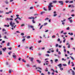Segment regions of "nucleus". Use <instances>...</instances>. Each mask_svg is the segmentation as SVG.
Returning a JSON list of instances; mask_svg holds the SVG:
<instances>
[{
	"instance_id": "obj_6",
	"label": "nucleus",
	"mask_w": 75,
	"mask_h": 75,
	"mask_svg": "<svg viewBox=\"0 0 75 75\" xmlns=\"http://www.w3.org/2000/svg\"><path fill=\"white\" fill-rule=\"evenodd\" d=\"M58 2L59 3H60V4L61 5H62L63 4H64L63 1H59Z\"/></svg>"
},
{
	"instance_id": "obj_35",
	"label": "nucleus",
	"mask_w": 75,
	"mask_h": 75,
	"mask_svg": "<svg viewBox=\"0 0 75 75\" xmlns=\"http://www.w3.org/2000/svg\"><path fill=\"white\" fill-rule=\"evenodd\" d=\"M43 9H44V10H45V11H47V9H46V8H45V7L43 8Z\"/></svg>"
},
{
	"instance_id": "obj_46",
	"label": "nucleus",
	"mask_w": 75,
	"mask_h": 75,
	"mask_svg": "<svg viewBox=\"0 0 75 75\" xmlns=\"http://www.w3.org/2000/svg\"><path fill=\"white\" fill-rule=\"evenodd\" d=\"M6 21H8V20H9V18H6Z\"/></svg>"
},
{
	"instance_id": "obj_54",
	"label": "nucleus",
	"mask_w": 75,
	"mask_h": 75,
	"mask_svg": "<svg viewBox=\"0 0 75 75\" xmlns=\"http://www.w3.org/2000/svg\"><path fill=\"white\" fill-rule=\"evenodd\" d=\"M6 31V30H5L4 29H3L2 30V31Z\"/></svg>"
},
{
	"instance_id": "obj_39",
	"label": "nucleus",
	"mask_w": 75,
	"mask_h": 75,
	"mask_svg": "<svg viewBox=\"0 0 75 75\" xmlns=\"http://www.w3.org/2000/svg\"><path fill=\"white\" fill-rule=\"evenodd\" d=\"M64 51L65 52H67V50H66L65 49H64Z\"/></svg>"
},
{
	"instance_id": "obj_9",
	"label": "nucleus",
	"mask_w": 75,
	"mask_h": 75,
	"mask_svg": "<svg viewBox=\"0 0 75 75\" xmlns=\"http://www.w3.org/2000/svg\"><path fill=\"white\" fill-rule=\"evenodd\" d=\"M36 61H37V62H38V63H39V64H40L41 63V61H40L38 60H36Z\"/></svg>"
},
{
	"instance_id": "obj_25",
	"label": "nucleus",
	"mask_w": 75,
	"mask_h": 75,
	"mask_svg": "<svg viewBox=\"0 0 75 75\" xmlns=\"http://www.w3.org/2000/svg\"><path fill=\"white\" fill-rule=\"evenodd\" d=\"M30 38V36H28L27 37V38L28 39H29V38Z\"/></svg>"
},
{
	"instance_id": "obj_55",
	"label": "nucleus",
	"mask_w": 75,
	"mask_h": 75,
	"mask_svg": "<svg viewBox=\"0 0 75 75\" xmlns=\"http://www.w3.org/2000/svg\"><path fill=\"white\" fill-rule=\"evenodd\" d=\"M58 61V59H56L55 60V62H57V61Z\"/></svg>"
},
{
	"instance_id": "obj_26",
	"label": "nucleus",
	"mask_w": 75,
	"mask_h": 75,
	"mask_svg": "<svg viewBox=\"0 0 75 75\" xmlns=\"http://www.w3.org/2000/svg\"><path fill=\"white\" fill-rule=\"evenodd\" d=\"M66 21V19H64L63 21H61V22H64V21Z\"/></svg>"
},
{
	"instance_id": "obj_13",
	"label": "nucleus",
	"mask_w": 75,
	"mask_h": 75,
	"mask_svg": "<svg viewBox=\"0 0 75 75\" xmlns=\"http://www.w3.org/2000/svg\"><path fill=\"white\" fill-rule=\"evenodd\" d=\"M61 65H62V64H59L58 65V67H59V68H61Z\"/></svg>"
},
{
	"instance_id": "obj_48",
	"label": "nucleus",
	"mask_w": 75,
	"mask_h": 75,
	"mask_svg": "<svg viewBox=\"0 0 75 75\" xmlns=\"http://www.w3.org/2000/svg\"><path fill=\"white\" fill-rule=\"evenodd\" d=\"M46 56H47V57H49V56H50V55L49 54H46Z\"/></svg>"
},
{
	"instance_id": "obj_37",
	"label": "nucleus",
	"mask_w": 75,
	"mask_h": 75,
	"mask_svg": "<svg viewBox=\"0 0 75 75\" xmlns=\"http://www.w3.org/2000/svg\"><path fill=\"white\" fill-rule=\"evenodd\" d=\"M66 30H69V27H68V28H67L66 29Z\"/></svg>"
},
{
	"instance_id": "obj_7",
	"label": "nucleus",
	"mask_w": 75,
	"mask_h": 75,
	"mask_svg": "<svg viewBox=\"0 0 75 75\" xmlns=\"http://www.w3.org/2000/svg\"><path fill=\"white\" fill-rule=\"evenodd\" d=\"M7 49L6 47H4V48L2 49V50L3 51H5Z\"/></svg>"
},
{
	"instance_id": "obj_11",
	"label": "nucleus",
	"mask_w": 75,
	"mask_h": 75,
	"mask_svg": "<svg viewBox=\"0 0 75 75\" xmlns=\"http://www.w3.org/2000/svg\"><path fill=\"white\" fill-rule=\"evenodd\" d=\"M52 2L53 3H57V1H53Z\"/></svg>"
},
{
	"instance_id": "obj_28",
	"label": "nucleus",
	"mask_w": 75,
	"mask_h": 75,
	"mask_svg": "<svg viewBox=\"0 0 75 75\" xmlns=\"http://www.w3.org/2000/svg\"><path fill=\"white\" fill-rule=\"evenodd\" d=\"M9 73L10 74H11V69H10L9 71Z\"/></svg>"
},
{
	"instance_id": "obj_45",
	"label": "nucleus",
	"mask_w": 75,
	"mask_h": 75,
	"mask_svg": "<svg viewBox=\"0 0 75 75\" xmlns=\"http://www.w3.org/2000/svg\"><path fill=\"white\" fill-rule=\"evenodd\" d=\"M21 35H24V33H22L21 34Z\"/></svg>"
},
{
	"instance_id": "obj_18",
	"label": "nucleus",
	"mask_w": 75,
	"mask_h": 75,
	"mask_svg": "<svg viewBox=\"0 0 75 75\" xmlns=\"http://www.w3.org/2000/svg\"><path fill=\"white\" fill-rule=\"evenodd\" d=\"M47 24H48V23H45L44 24V25L45 26V25H47Z\"/></svg>"
},
{
	"instance_id": "obj_17",
	"label": "nucleus",
	"mask_w": 75,
	"mask_h": 75,
	"mask_svg": "<svg viewBox=\"0 0 75 75\" xmlns=\"http://www.w3.org/2000/svg\"><path fill=\"white\" fill-rule=\"evenodd\" d=\"M70 35H73V33H68Z\"/></svg>"
},
{
	"instance_id": "obj_3",
	"label": "nucleus",
	"mask_w": 75,
	"mask_h": 75,
	"mask_svg": "<svg viewBox=\"0 0 75 75\" xmlns=\"http://www.w3.org/2000/svg\"><path fill=\"white\" fill-rule=\"evenodd\" d=\"M29 28H30H30H32V29L33 30H35V29L34 28V26H32V25H30V26H28Z\"/></svg>"
},
{
	"instance_id": "obj_38",
	"label": "nucleus",
	"mask_w": 75,
	"mask_h": 75,
	"mask_svg": "<svg viewBox=\"0 0 75 75\" xmlns=\"http://www.w3.org/2000/svg\"><path fill=\"white\" fill-rule=\"evenodd\" d=\"M26 66L27 67H30V65L28 64H26Z\"/></svg>"
},
{
	"instance_id": "obj_2",
	"label": "nucleus",
	"mask_w": 75,
	"mask_h": 75,
	"mask_svg": "<svg viewBox=\"0 0 75 75\" xmlns=\"http://www.w3.org/2000/svg\"><path fill=\"white\" fill-rule=\"evenodd\" d=\"M15 25V23H12V21H11V22L10 23V25H11L12 27H14V25Z\"/></svg>"
},
{
	"instance_id": "obj_21",
	"label": "nucleus",
	"mask_w": 75,
	"mask_h": 75,
	"mask_svg": "<svg viewBox=\"0 0 75 75\" xmlns=\"http://www.w3.org/2000/svg\"><path fill=\"white\" fill-rule=\"evenodd\" d=\"M13 58H16V55H13Z\"/></svg>"
},
{
	"instance_id": "obj_22",
	"label": "nucleus",
	"mask_w": 75,
	"mask_h": 75,
	"mask_svg": "<svg viewBox=\"0 0 75 75\" xmlns=\"http://www.w3.org/2000/svg\"><path fill=\"white\" fill-rule=\"evenodd\" d=\"M4 38H5V39H8V38H7V36H6V35L4 36Z\"/></svg>"
},
{
	"instance_id": "obj_29",
	"label": "nucleus",
	"mask_w": 75,
	"mask_h": 75,
	"mask_svg": "<svg viewBox=\"0 0 75 75\" xmlns=\"http://www.w3.org/2000/svg\"><path fill=\"white\" fill-rule=\"evenodd\" d=\"M52 38H55V35H53L52 36Z\"/></svg>"
},
{
	"instance_id": "obj_58",
	"label": "nucleus",
	"mask_w": 75,
	"mask_h": 75,
	"mask_svg": "<svg viewBox=\"0 0 75 75\" xmlns=\"http://www.w3.org/2000/svg\"><path fill=\"white\" fill-rule=\"evenodd\" d=\"M8 49H9V50H11V47L8 48Z\"/></svg>"
},
{
	"instance_id": "obj_30",
	"label": "nucleus",
	"mask_w": 75,
	"mask_h": 75,
	"mask_svg": "<svg viewBox=\"0 0 75 75\" xmlns=\"http://www.w3.org/2000/svg\"><path fill=\"white\" fill-rule=\"evenodd\" d=\"M11 52H8V55H11V54H10V53H11Z\"/></svg>"
},
{
	"instance_id": "obj_49",
	"label": "nucleus",
	"mask_w": 75,
	"mask_h": 75,
	"mask_svg": "<svg viewBox=\"0 0 75 75\" xmlns=\"http://www.w3.org/2000/svg\"><path fill=\"white\" fill-rule=\"evenodd\" d=\"M62 24L63 25H65V23L62 22Z\"/></svg>"
},
{
	"instance_id": "obj_20",
	"label": "nucleus",
	"mask_w": 75,
	"mask_h": 75,
	"mask_svg": "<svg viewBox=\"0 0 75 75\" xmlns=\"http://www.w3.org/2000/svg\"><path fill=\"white\" fill-rule=\"evenodd\" d=\"M44 26V25H41L40 28V29H41V28H42V27H43Z\"/></svg>"
},
{
	"instance_id": "obj_16",
	"label": "nucleus",
	"mask_w": 75,
	"mask_h": 75,
	"mask_svg": "<svg viewBox=\"0 0 75 75\" xmlns=\"http://www.w3.org/2000/svg\"><path fill=\"white\" fill-rule=\"evenodd\" d=\"M44 13H45V11H43V12H41L40 14L42 15L44 14Z\"/></svg>"
},
{
	"instance_id": "obj_51",
	"label": "nucleus",
	"mask_w": 75,
	"mask_h": 75,
	"mask_svg": "<svg viewBox=\"0 0 75 75\" xmlns=\"http://www.w3.org/2000/svg\"><path fill=\"white\" fill-rule=\"evenodd\" d=\"M58 54H59V55L61 54V52H60V51H59Z\"/></svg>"
},
{
	"instance_id": "obj_12",
	"label": "nucleus",
	"mask_w": 75,
	"mask_h": 75,
	"mask_svg": "<svg viewBox=\"0 0 75 75\" xmlns=\"http://www.w3.org/2000/svg\"><path fill=\"white\" fill-rule=\"evenodd\" d=\"M71 72H72V74L73 75H75V72H74V71L73 70H72L71 71Z\"/></svg>"
},
{
	"instance_id": "obj_57",
	"label": "nucleus",
	"mask_w": 75,
	"mask_h": 75,
	"mask_svg": "<svg viewBox=\"0 0 75 75\" xmlns=\"http://www.w3.org/2000/svg\"><path fill=\"white\" fill-rule=\"evenodd\" d=\"M30 9H33V7H30Z\"/></svg>"
},
{
	"instance_id": "obj_8",
	"label": "nucleus",
	"mask_w": 75,
	"mask_h": 75,
	"mask_svg": "<svg viewBox=\"0 0 75 75\" xmlns=\"http://www.w3.org/2000/svg\"><path fill=\"white\" fill-rule=\"evenodd\" d=\"M29 50H31L32 51H33L34 50V49H33V46H31L29 48Z\"/></svg>"
},
{
	"instance_id": "obj_42",
	"label": "nucleus",
	"mask_w": 75,
	"mask_h": 75,
	"mask_svg": "<svg viewBox=\"0 0 75 75\" xmlns=\"http://www.w3.org/2000/svg\"><path fill=\"white\" fill-rule=\"evenodd\" d=\"M46 70H45V71H46V72H47V71H48V69L47 68H46Z\"/></svg>"
},
{
	"instance_id": "obj_10",
	"label": "nucleus",
	"mask_w": 75,
	"mask_h": 75,
	"mask_svg": "<svg viewBox=\"0 0 75 75\" xmlns=\"http://www.w3.org/2000/svg\"><path fill=\"white\" fill-rule=\"evenodd\" d=\"M40 69V70H42V69L40 68V67H36V69Z\"/></svg>"
},
{
	"instance_id": "obj_56",
	"label": "nucleus",
	"mask_w": 75,
	"mask_h": 75,
	"mask_svg": "<svg viewBox=\"0 0 75 75\" xmlns=\"http://www.w3.org/2000/svg\"><path fill=\"white\" fill-rule=\"evenodd\" d=\"M21 58L19 57L18 59V60L19 61H21Z\"/></svg>"
},
{
	"instance_id": "obj_62",
	"label": "nucleus",
	"mask_w": 75,
	"mask_h": 75,
	"mask_svg": "<svg viewBox=\"0 0 75 75\" xmlns=\"http://www.w3.org/2000/svg\"><path fill=\"white\" fill-rule=\"evenodd\" d=\"M56 35L58 36V37H59V34L58 33H57Z\"/></svg>"
},
{
	"instance_id": "obj_47",
	"label": "nucleus",
	"mask_w": 75,
	"mask_h": 75,
	"mask_svg": "<svg viewBox=\"0 0 75 75\" xmlns=\"http://www.w3.org/2000/svg\"><path fill=\"white\" fill-rule=\"evenodd\" d=\"M69 3H73V1H70Z\"/></svg>"
},
{
	"instance_id": "obj_36",
	"label": "nucleus",
	"mask_w": 75,
	"mask_h": 75,
	"mask_svg": "<svg viewBox=\"0 0 75 75\" xmlns=\"http://www.w3.org/2000/svg\"><path fill=\"white\" fill-rule=\"evenodd\" d=\"M62 61H66V59H64V58H62Z\"/></svg>"
},
{
	"instance_id": "obj_31",
	"label": "nucleus",
	"mask_w": 75,
	"mask_h": 75,
	"mask_svg": "<svg viewBox=\"0 0 75 75\" xmlns=\"http://www.w3.org/2000/svg\"><path fill=\"white\" fill-rule=\"evenodd\" d=\"M42 54H41V53H38V55L39 56H41Z\"/></svg>"
},
{
	"instance_id": "obj_43",
	"label": "nucleus",
	"mask_w": 75,
	"mask_h": 75,
	"mask_svg": "<svg viewBox=\"0 0 75 75\" xmlns=\"http://www.w3.org/2000/svg\"><path fill=\"white\" fill-rule=\"evenodd\" d=\"M48 75H50V74H51V73H50V71H48Z\"/></svg>"
},
{
	"instance_id": "obj_63",
	"label": "nucleus",
	"mask_w": 75,
	"mask_h": 75,
	"mask_svg": "<svg viewBox=\"0 0 75 75\" xmlns=\"http://www.w3.org/2000/svg\"><path fill=\"white\" fill-rule=\"evenodd\" d=\"M3 11H0V13H2Z\"/></svg>"
},
{
	"instance_id": "obj_33",
	"label": "nucleus",
	"mask_w": 75,
	"mask_h": 75,
	"mask_svg": "<svg viewBox=\"0 0 75 75\" xmlns=\"http://www.w3.org/2000/svg\"><path fill=\"white\" fill-rule=\"evenodd\" d=\"M34 16H38V14L37 13L35 14L34 15Z\"/></svg>"
},
{
	"instance_id": "obj_5",
	"label": "nucleus",
	"mask_w": 75,
	"mask_h": 75,
	"mask_svg": "<svg viewBox=\"0 0 75 75\" xmlns=\"http://www.w3.org/2000/svg\"><path fill=\"white\" fill-rule=\"evenodd\" d=\"M68 45L67 48H70V45H69V44L67 43L66 44V45Z\"/></svg>"
},
{
	"instance_id": "obj_50",
	"label": "nucleus",
	"mask_w": 75,
	"mask_h": 75,
	"mask_svg": "<svg viewBox=\"0 0 75 75\" xmlns=\"http://www.w3.org/2000/svg\"><path fill=\"white\" fill-rule=\"evenodd\" d=\"M63 66H67V64H63Z\"/></svg>"
},
{
	"instance_id": "obj_59",
	"label": "nucleus",
	"mask_w": 75,
	"mask_h": 75,
	"mask_svg": "<svg viewBox=\"0 0 75 75\" xmlns=\"http://www.w3.org/2000/svg\"><path fill=\"white\" fill-rule=\"evenodd\" d=\"M37 71H38L39 72H40V73H41V71H40L39 70H38Z\"/></svg>"
},
{
	"instance_id": "obj_1",
	"label": "nucleus",
	"mask_w": 75,
	"mask_h": 75,
	"mask_svg": "<svg viewBox=\"0 0 75 75\" xmlns=\"http://www.w3.org/2000/svg\"><path fill=\"white\" fill-rule=\"evenodd\" d=\"M52 4V3L51 2L50 3L49 5L48 6L49 11L51 10V7H53V6Z\"/></svg>"
},
{
	"instance_id": "obj_14",
	"label": "nucleus",
	"mask_w": 75,
	"mask_h": 75,
	"mask_svg": "<svg viewBox=\"0 0 75 75\" xmlns=\"http://www.w3.org/2000/svg\"><path fill=\"white\" fill-rule=\"evenodd\" d=\"M33 60H34V58L33 57H31V59H30L31 61V62H33Z\"/></svg>"
},
{
	"instance_id": "obj_40",
	"label": "nucleus",
	"mask_w": 75,
	"mask_h": 75,
	"mask_svg": "<svg viewBox=\"0 0 75 75\" xmlns=\"http://www.w3.org/2000/svg\"><path fill=\"white\" fill-rule=\"evenodd\" d=\"M2 54V51L1 50L0 52V55H1Z\"/></svg>"
},
{
	"instance_id": "obj_32",
	"label": "nucleus",
	"mask_w": 75,
	"mask_h": 75,
	"mask_svg": "<svg viewBox=\"0 0 75 75\" xmlns=\"http://www.w3.org/2000/svg\"><path fill=\"white\" fill-rule=\"evenodd\" d=\"M5 2L6 4H7L8 3V2L7 1H5Z\"/></svg>"
},
{
	"instance_id": "obj_24",
	"label": "nucleus",
	"mask_w": 75,
	"mask_h": 75,
	"mask_svg": "<svg viewBox=\"0 0 75 75\" xmlns=\"http://www.w3.org/2000/svg\"><path fill=\"white\" fill-rule=\"evenodd\" d=\"M32 22H33V23H35V21H34V19L32 20Z\"/></svg>"
},
{
	"instance_id": "obj_52",
	"label": "nucleus",
	"mask_w": 75,
	"mask_h": 75,
	"mask_svg": "<svg viewBox=\"0 0 75 75\" xmlns=\"http://www.w3.org/2000/svg\"><path fill=\"white\" fill-rule=\"evenodd\" d=\"M9 20H13V19L12 18H9Z\"/></svg>"
},
{
	"instance_id": "obj_23",
	"label": "nucleus",
	"mask_w": 75,
	"mask_h": 75,
	"mask_svg": "<svg viewBox=\"0 0 75 75\" xmlns=\"http://www.w3.org/2000/svg\"><path fill=\"white\" fill-rule=\"evenodd\" d=\"M10 44V43L8 42V44H7V46H9Z\"/></svg>"
},
{
	"instance_id": "obj_64",
	"label": "nucleus",
	"mask_w": 75,
	"mask_h": 75,
	"mask_svg": "<svg viewBox=\"0 0 75 75\" xmlns=\"http://www.w3.org/2000/svg\"><path fill=\"white\" fill-rule=\"evenodd\" d=\"M25 39H24L22 40V41H25Z\"/></svg>"
},
{
	"instance_id": "obj_41",
	"label": "nucleus",
	"mask_w": 75,
	"mask_h": 75,
	"mask_svg": "<svg viewBox=\"0 0 75 75\" xmlns=\"http://www.w3.org/2000/svg\"><path fill=\"white\" fill-rule=\"evenodd\" d=\"M70 62H71V60H69V62H68V65H70Z\"/></svg>"
},
{
	"instance_id": "obj_4",
	"label": "nucleus",
	"mask_w": 75,
	"mask_h": 75,
	"mask_svg": "<svg viewBox=\"0 0 75 75\" xmlns=\"http://www.w3.org/2000/svg\"><path fill=\"white\" fill-rule=\"evenodd\" d=\"M29 19H33V20H34L35 19V18L34 17H29L28 18Z\"/></svg>"
},
{
	"instance_id": "obj_60",
	"label": "nucleus",
	"mask_w": 75,
	"mask_h": 75,
	"mask_svg": "<svg viewBox=\"0 0 75 75\" xmlns=\"http://www.w3.org/2000/svg\"><path fill=\"white\" fill-rule=\"evenodd\" d=\"M60 70H61V71L63 70V68H60Z\"/></svg>"
},
{
	"instance_id": "obj_44",
	"label": "nucleus",
	"mask_w": 75,
	"mask_h": 75,
	"mask_svg": "<svg viewBox=\"0 0 75 75\" xmlns=\"http://www.w3.org/2000/svg\"><path fill=\"white\" fill-rule=\"evenodd\" d=\"M65 40H66V39H65L63 40V42L64 43H65Z\"/></svg>"
},
{
	"instance_id": "obj_15",
	"label": "nucleus",
	"mask_w": 75,
	"mask_h": 75,
	"mask_svg": "<svg viewBox=\"0 0 75 75\" xmlns=\"http://www.w3.org/2000/svg\"><path fill=\"white\" fill-rule=\"evenodd\" d=\"M46 65H48V63H49L48 61H46Z\"/></svg>"
},
{
	"instance_id": "obj_19",
	"label": "nucleus",
	"mask_w": 75,
	"mask_h": 75,
	"mask_svg": "<svg viewBox=\"0 0 75 75\" xmlns=\"http://www.w3.org/2000/svg\"><path fill=\"white\" fill-rule=\"evenodd\" d=\"M22 61L24 62H26V61H25V60H24V59H22Z\"/></svg>"
},
{
	"instance_id": "obj_27",
	"label": "nucleus",
	"mask_w": 75,
	"mask_h": 75,
	"mask_svg": "<svg viewBox=\"0 0 75 75\" xmlns=\"http://www.w3.org/2000/svg\"><path fill=\"white\" fill-rule=\"evenodd\" d=\"M70 57L72 59H73V60H74V58H73V57L71 56H70Z\"/></svg>"
},
{
	"instance_id": "obj_53",
	"label": "nucleus",
	"mask_w": 75,
	"mask_h": 75,
	"mask_svg": "<svg viewBox=\"0 0 75 75\" xmlns=\"http://www.w3.org/2000/svg\"><path fill=\"white\" fill-rule=\"evenodd\" d=\"M60 41V38H58L57 40V41Z\"/></svg>"
},
{
	"instance_id": "obj_34",
	"label": "nucleus",
	"mask_w": 75,
	"mask_h": 75,
	"mask_svg": "<svg viewBox=\"0 0 75 75\" xmlns=\"http://www.w3.org/2000/svg\"><path fill=\"white\" fill-rule=\"evenodd\" d=\"M49 20V18H46L45 19V21H46V20Z\"/></svg>"
},
{
	"instance_id": "obj_61",
	"label": "nucleus",
	"mask_w": 75,
	"mask_h": 75,
	"mask_svg": "<svg viewBox=\"0 0 75 75\" xmlns=\"http://www.w3.org/2000/svg\"><path fill=\"white\" fill-rule=\"evenodd\" d=\"M42 50H44L45 49V47H42L41 48Z\"/></svg>"
}]
</instances>
